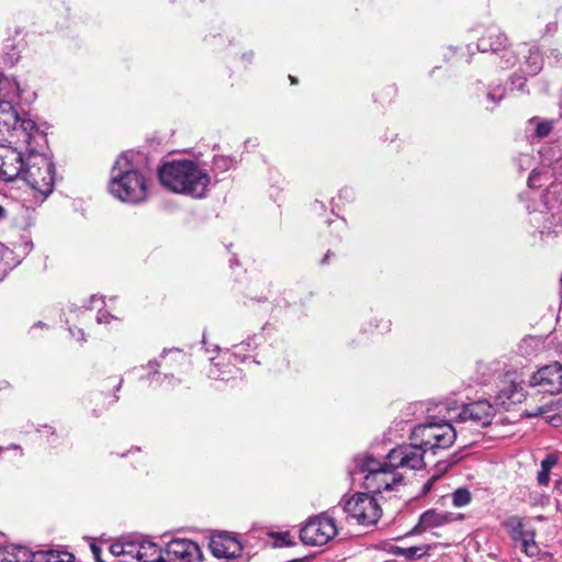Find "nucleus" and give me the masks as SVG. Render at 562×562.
<instances>
[{
    "label": "nucleus",
    "instance_id": "f257e3e1",
    "mask_svg": "<svg viewBox=\"0 0 562 562\" xmlns=\"http://www.w3.org/2000/svg\"><path fill=\"white\" fill-rule=\"evenodd\" d=\"M412 443L403 445L389 452L391 465L418 470L424 467V454L449 448L457 439V429L450 423H427L412 431Z\"/></svg>",
    "mask_w": 562,
    "mask_h": 562
},
{
    "label": "nucleus",
    "instance_id": "f03ea898",
    "mask_svg": "<svg viewBox=\"0 0 562 562\" xmlns=\"http://www.w3.org/2000/svg\"><path fill=\"white\" fill-rule=\"evenodd\" d=\"M20 99L19 88L8 78L0 79V135H11L25 145L46 143V136L31 119L20 117L14 103Z\"/></svg>",
    "mask_w": 562,
    "mask_h": 562
},
{
    "label": "nucleus",
    "instance_id": "7ed1b4c3",
    "mask_svg": "<svg viewBox=\"0 0 562 562\" xmlns=\"http://www.w3.org/2000/svg\"><path fill=\"white\" fill-rule=\"evenodd\" d=\"M158 176L165 188L195 199L205 196L211 182L206 169L186 159L164 164L158 170Z\"/></svg>",
    "mask_w": 562,
    "mask_h": 562
},
{
    "label": "nucleus",
    "instance_id": "20e7f679",
    "mask_svg": "<svg viewBox=\"0 0 562 562\" xmlns=\"http://www.w3.org/2000/svg\"><path fill=\"white\" fill-rule=\"evenodd\" d=\"M110 193L122 202L140 203L148 196L147 180L134 169L128 155H121L115 161L109 182Z\"/></svg>",
    "mask_w": 562,
    "mask_h": 562
},
{
    "label": "nucleus",
    "instance_id": "39448f33",
    "mask_svg": "<svg viewBox=\"0 0 562 562\" xmlns=\"http://www.w3.org/2000/svg\"><path fill=\"white\" fill-rule=\"evenodd\" d=\"M44 145L45 143L25 145L26 159L22 173L19 176L42 199L47 198L53 192L55 184V165L47 155L38 151V148Z\"/></svg>",
    "mask_w": 562,
    "mask_h": 562
},
{
    "label": "nucleus",
    "instance_id": "423d86ee",
    "mask_svg": "<svg viewBox=\"0 0 562 562\" xmlns=\"http://www.w3.org/2000/svg\"><path fill=\"white\" fill-rule=\"evenodd\" d=\"M342 510L348 522L359 526H374L382 516L378 499L370 493H356L341 499Z\"/></svg>",
    "mask_w": 562,
    "mask_h": 562
},
{
    "label": "nucleus",
    "instance_id": "0eeeda50",
    "mask_svg": "<svg viewBox=\"0 0 562 562\" xmlns=\"http://www.w3.org/2000/svg\"><path fill=\"white\" fill-rule=\"evenodd\" d=\"M338 532L335 519L323 513L312 517L300 531V538L307 546H323L333 539Z\"/></svg>",
    "mask_w": 562,
    "mask_h": 562
},
{
    "label": "nucleus",
    "instance_id": "6e6552de",
    "mask_svg": "<svg viewBox=\"0 0 562 562\" xmlns=\"http://www.w3.org/2000/svg\"><path fill=\"white\" fill-rule=\"evenodd\" d=\"M503 526L512 540L520 543V548L527 557L538 555L539 548L535 541V529L524 518L510 516L504 521Z\"/></svg>",
    "mask_w": 562,
    "mask_h": 562
},
{
    "label": "nucleus",
    "instance_id": "1a4fd4ad",
    "mask_svg": "<svg viewBox=\"0 0 562 562\" xmlns=\"http://www.w3.org/2000/svg\"><path fill=\"white\" fill-rule=\"evenodd\" d=\"M530 384L550 394L562 392V364L552 362L541 367L531 375Z\"/></svg>",
    "mask_w": 562,
    "mask_h": 562
},
{
    "label": "nucleus",
    "instance_id": "9d476101",
    "mask_svg": "<svg viewBox=\"0 0 562 562\" xmlns=\"http://www.w3.org/2000/svg\"><path fill=\"white\" fill-rule=\"evenodd\" d=\"M25 159L26 155L16 148L0 144V180L13 181L19 178Z\"/></svg>",
    "mask_w": 562,
    "mask_h": 562
},
{
    "label": "nucleus",
    "instance_id": "9b49d317",
    "mask_svg": "<svg viewBox=\"0 0 562 562\" xmlns=\"http://www.w3.org/2000/svg\"><path fill=\"white\" fill-rule=\"evenodd\" d=\"M506 45L507 37L496 30L491 31L487 35L482 36L477 41L479 50L483 53H502L501 58L504 60L503 67H509L516 60L514 53L507 49Z\"/></svg>",
    "mask_w": 562,
    "mask_h": 562
},
{
    "label": "nucleus",
    "instance_id": "f8f14e48",
    "mask_svg": "<svg viewBox=\"0 0 562 562\" xmlns=\"http://www.w3.org/2000/svg\"><path fill=\"white\" fill-rule=\"evenodd\" d=\"M494 407L487 401H477L462 407L458 415L460 422H471L475 426L485 427L492 423Z\"/></svg>",
    "mask_w": 562,
    "mask_h": 562
},
{
    "label": "nucleus",
    "instance_id": "ddd939ff",
    "mask_svg": "<svg viewBox=\"0 0 562 562\" xmlns=\"http://www.w3.org/2000/svg\"><path fill=\"white\" fill-rule=\"evenodd\" d=\"M396 468H386L383 471L373 472L363 476V485L372 494H381L383 491H392L402 482V476L393 471Z\"/></svg>",
    "mask_w": 562,
    "mask_h": 562
},
{
    "label": "nucleus",
    "instance_id": "4468645a",
    "mask_svg": "<svg viewBox=\"0 0 562 562\" xmlns=\"http://www.w3.org/2000/svg\"><path fill=\"white\" fill-rule=\"evenodd\" d=\"M166 552L175 562H200L202 557L198 543L188 539L168 542Z\"/></svg>",
    "mask_w": 562,
    "mask_h": 562
},
{
    "label": "nucleus",
    "instance_id": "2eb2a0df",
    "mask_svg": "<svg viewBox=\"0 0 562 562\" xmlns=\"http://www.w3.org/2000/svg\"><path fill=\"white\" fill-rule=\"evenodd\" d=\"M209 547L214 557L224 559L236 558L243 551L240 542L227 532L212 536Z\"/></svg>",
    "mask_w": 562,
    "mask_h": 562
},
{
    "label": "nucleus",
    "instance_id": "dca6fc26",
    "mask_svg": "<svg viewBox=\"0 0 562 562\" xmlns=\"http://www.w3.org/2000/svg\"><path fill=\"white\" fill-rule=\"evenodd\" d=\"M448 521V515L438 513L434 509L425 512L420 517L418 524L409 533H419L430 528L439 527Z\"/></svg>",
    "mask_w": 562,
    "mask_h": 562
},
{
    "label": "nucleus",
    "instance_id": "f3484780",
    "mask_svg": "<svg viewBox=\"0 0 562 562\" xmlns=\"http://www.w3.org/2000/svg\"><path fill=\"white\" fill-rule=\"evenodd\" d=\"M358 471L361 474H372L373 472L383 471L386 468H395L394 465H391L389 454L386 456V461L381 462L380 460L371 457V456H362L357 457L355 459Z\"/></svg>",
    "mask_w": 562,
    "mask_h": 562
},
{
    "label": "nucleus",
    "instance_id": "a211bd4d",
    "mask_svg": "<svg viewBox=\"0 0 562 562\" xmlns=\"http://www.w3.org/2000/svg\"><path fill=\"white\" fill-rule=\"evenodd\" d=\"M542 66L543 58L540 48L536 45L530 46L528 55L525 56L524 71L527 75L535 76L542 69Z\"/></svg>",
    "mask_w": 562,
    "mask_h": 562
},
{
    "label": "nucleus",
    "instance_id": "6ab92c4d",
    "mask_svg": "<svg viewBox=\"0 0 562 562\" xmlns=\"http://www.w3.org/2000/svg\"><path fill=\"white\" fill-rule=\"evenodd\" d=\"M29 549L22 546L0 547V562H26Z\"/></svg>",
    "mask_w": 562,
    "mask_h": 562
},
{
    "label": "nucleus",
    "instance_id": "aec40b11",
    "mask_svg": "<svg viewBox=\"0 0 562 562\" xmlns=\"http://www.w3.org/2000/svg\"><path fill=\"white\" fill-rule=\"evenodd\" d=\"M138 562H166L165 559L161 557V551L159 547L146 539H143L139 554L137 557Z\"/></svg>",
    "mask_w": 562,
    "mask_h": 562
},
{
    "label": "nucleus",
    "instance_id": "412c9836",
    "mask_svg": "<svg viewBox=\"0 0 562 562\" xmlns=\"http://www.w3.org/2000/svg\"><path fill=\"white\" fill-rule=\"evenodd\" d=\"M16 265L13 251L0 244V280Z\"/></svg>",
    "mask_w": 562,
    "mask_h": 562
},
{
    "label": "nucleus",
    "instance_id": "4be33fe9",
    "mask_svg": "<svg viewBox=\"0 0 562 562\" xmlns=\"http://www.w3.org/2000/svg\"><path fill=\"white\" fill-rule=\"evenodd\" d=\"M26 562H65V560L61 559L60 552L57 551L46 550L32 552L29 550Z\"/></svg>",
    "mask_w": 562,
    "mask_h": 562
},
{
    "label": "nucleus",
    "instance_id": "5701e85b",
    "mask_svg": "<svg viewBox=\"0 0 562 562\" xmlns=\"http://www.w3.org/2000/svg\"><path fill=\"white\" fill-rule=\"evenodd\" d=\"M143 539L144 538L140 536L124 537L125 557H130L134 560H137Z\"/></svg>",
    "mask_w": 562,
    "mask_h": 562
},
{
    "label": "nucleus",
    "instance_id": "b1692460",
    "mask_svg": "<svg viewBox=\"0 0 562 562\" xmlns=\"http://www.w3.org/2000/svg\"><path fill=\"white\" fill-rule=\"evenodd\" d=\"M471 493L467 488H458L452 494V502L456 507H462L470 503Z\"/></svg>",
    "mask_w": 562,
    "mask_h": 562
},
{
    "label": "nucleus",
    "instance_id": "393cba45",
    "mask_svg": "<svg viewBox=\"0 0 562 562\" xmlns=\"http://www.w3.org/2000/svg\"><path fill=\"white\" fill-rule=\"evenodd\" d=\"M426 554H427L426 547H409V548H406L404 551V558L407 560L419 559Z\"/></svg>",
    "mask_w": 562,
    "mask_h": 562
},
{
    "label": "nucleus",
    "instance_id": "a878e982",
    "mask_svg": "<svg viewBox=\"0 0 562 562\" xmlns=\"http://www.w3.org/2000/svg\"><path fill=\"white\" fill-rule=\"evenodd\" d=\"M504 97H505V89L501 86L494 87L487 92V99L491 102H493L494 104H496L497 102L503 100Z\"/></svg>",
    "mask_w": 562,
    "mask_h": 562
},
{
    "label": "nucleus",
    "instance_id": "bb28decb",
    "mask_svg": "<svg viewBox=\"0 0 562 562\" xmlns=\"http://www.w3.org/2000/svg\"><path fill=\"white\" fill-rule=\"evenodd\" d=\"M110 552L114 557H120V555L125 557L124 537L120 538L119 540H116L115 542H113L110 546Z\"/></svg>",
    "mask_w": 562,
    "mask_h": 562
},
{
    "label": "nucleus",
    "instance_id": "cd10ccee",
    "mask_svg": "<svg viewBox=\"0 0 562 562\" xmlns=\"http://www.w3.org/2000/svg\"><path fill=\"white\" fill-rule=\"evenodd\" d=\"M538 340L536 338L529 337L521 341L519 345V350L525 356H531V352L528 350L529 347H532L535 344H537Z\"/></svg>",
    "mask_w": 562,
    "mask_h": 562
},
{
    "label": "nucleus",
    "instance_id": "c85d7f7f",
    "mask_svg": "<svg viewBox=\"0 0 562 562\" xmlns=\"http://www.w3.org/2000/svg\"><path fill=\"white\" fill-rule=\"evenodd\" d=\"M558 462V458L554 454H547L546 458L541 461V468L551 470Z\"/></svg>",
    "mask_w": 562,
    "mask_h": 562
},
{
    "label": "nucleus",
    "instance_id": "c756f323",
    "mask_svg": "<svg viewBox=\"0 0 562 562\" xmlns=\"http://www.w3.org/2000/svg\"><path fill=\"white\" fill-rule=\"evenodd\" d=\"M550 480V471L547 469L541 468V470L538 472L537 481L538 484L543 486L549 483Z\"/></svg>",
    "mask_w": 562,
    "mask_h": 562
},
{
    "label": "nucleus",
    "instance_id": "7c9ffc66",
    "mask_svg": "<svg viewBox=\"0 0 562 562\" xmlns=\"http://www.w3.org/2000/svg\"><path fill=\"white\" fill-rule=\"evenodd\" d=\"M551 131V125L547 122L539 123L536 127V133L539 137L547 136Z\"/></svg>",
    "mask_w": 562,
    "mask_h": 562
},
{
    "label": "nucleus",
    "instance_id": "2f4dec72",
    "mask_svg": "<svg viewBox=\"0 0 562 562\" xmlns=\"http://www.w3.org/2000/svg\"><path fill=\"white\" fill-rule=\"evenodd\" d=\"M217 364H214V368H211L209 371V375L213 379H221V380H228V378L225 375V372H221L216 369Z\"/></svg>",
    "mask_w": 562,
    "mask_h": 562
},
{
    "label": "nucleus",
    "instance_id": "473e14b6",
    "mask_svg": "<svg viewBox=\"0 0 562 562\" xmlns=\"http://www.w3.org/2000/svg\"><path fill=\"white\" fill-rule=\"evenodd\" d=\"M548 58H553L557 64L562 65V53L558 48H551Z\"/></svg>",
    "mask_w": 562,
    "mask_h": 562
},
{
    "label": "nucleus",
    "instance_id": "72a5a7b5",
    "mask_svg": "<svg viewBox=\"0 0 562 562\" xmlns=\"http://www.w3.org/2000/svg\"><path fill=\"white\" fill-rule=\"evenodd\" d=\"M525 82H526V78L522 77V76H517L515 75L513 78H512V85L518 89V90H522L524 86H525Z\"/></svg>",
    "mask_w": 562,
    "mask_h": 562
},
{
    "label": "nucleus",
    "instance_id": "f704fd0d",
    "mask_svg": "<svg viewBox=\"0 0 562 562\" xmlns=\"http://www.w3.org/2000/svg\"><path fill=\"white\" fill-rule=\"evenodd\" d=\"M540 176H541L540 172H537L536 170H533L528 178V186L529 187H538L539 184L537 182H538Z\"/></svg>",
    "mask_w": 562,
    "mask_h": 562
},
{
    "label": "nucleus",
    "instance_id": "c9c22d12",
    "mask_svg": "<svg viewBox=\"0 0 562 562\" xmlns=\"http://www.w3.org/2000/svg\"><path fill=\"white\" fill-rule=\"evenodd\" d=\"M278 541H279V546H291L292 544V540L290 539V535L288 532L282 533L278 538Z\"/></svg>",
    "mask_w": 562,
    "mask_h": 562
},
{
    "label": "nucleus",
    "instance_id": "e433bc0d",
    "mask_svg": "<svg viewBox=\"0 0 562 562\" xmlns=\"http://www.w3.org/2000/svg\"><path fill=\"white\" fill-rule=\"evenodd\" d=\"M90 548H91V551H92V554H93V558L95 559V561L102 562L101 549L95 543H91Z\"/></svg>",
    "mask_w": 562,
    "mask_h": 562
},
{
    "label": "nucleus",
    "instance_id": "4c0bfd02",
    "mask_svg": "<svg viewBox=\"0 0 562 562\" xmlns=\"http://www.w3.org/2000/svg\"><path fill=\"white\" fill-rule=\"evenodd\" d=\"M112 318V315H110L108 312H99L97 316L98 323H109V319Z\"/></svg>",
    "mask_w": 562,
    "mask_h": 562
},
{
    "label": "nucleus",
    "instance_id": "58836bf2",
    "mask_svg": "<svg viewBox=\"0 0 562 562\" xmlns=\"http://www.w3.org/2000/svg\"><path fill=\"white\" fill-rule=\"evenodd\" d=\"M547 411L544 407H537L535 411L527 412L526 415L528 417H537V416H542Z\"/></svg>",
    "mask_w": 562,
    "mask_h": 562
},
{
    "label": "nucleus",
    "instance_id": "ea45409f",
    "mask_svg": "<svg viewBox=\"0 0 562 562\" xmlns=\"http://www.w3.org/2000/svg\"><path fill=\"white\" fill-rule=\"evenodd\" d=\"M548 422H549L551 425H553V426L558 427V426H560V424H561V422H562V418H561V416H559V415H554V416L550 417V419H548Z\"/></svg>",
    "mask_w": 562,
    "mask_h": 562
},
{
    "label": "nucleus",
    "instance_id": "a19ab883",
    "mask_svg": "<svg viewBox=\"0 0 562 562\" xmlns=\"http://www.w3.org/2000/svg\"><path fill=\"white\" fill-rule=\"evenodd\" d=\"M405 549L406 548H402V547H393L392 553H394L395 555H398V557H404Z\"/></svg>",
    "mask_w": 562,
    "mask_h": 562
},
{
    "label": "nucleus",
    "instance_id": "79ce46f5",
    "mask_svg": "<svg viewBox=\"0 0 562 562\" xmlns=\"http://www.w3.org/2000/svg\"><path fill=\"white\" fill-rule=\"evenodd\" d=\"M70 334H71L74 337H77L78 339L83 340V331H82L80 328H78V329H76V330L70 329Z\"/></svg>",
    "mask_w": 562,
    "mask_h": 562
},
{
    "label": "nucleus",
    "instance_id": "37998d69",
    "mask_svg": "<svg viewBox=\"0 0 562 562\" xmlns=\"http://www.w3.org/2000/svg\"><path fill=\"white\" fill-rule=\"evenodd\" d=\"M435 480V477L432 480H429L428 482H426L423 486V494H427L430 490H431V486H432V481Z\"/></svg>",
    "mask_w": 562,
    "mask_h": 562
},
{
    "label": "nucleus",
    "instance_id": "c03bdc74",
    "mask_svg": "<svg viewBox=\"0 0 562 562\" xmlns=\"http://www.w3.org/2000/svg\"><path fill=\"white\" fill-rule=\"evenodd\" d=\"M557 27H558V24L555 22L547 25V30L550 32H555Z\"/></svg>",
    "mask_w": 562,
    "mask_h": 562
},
{
    "label": "nucleus",
    "instance_id": "a18cd8bd",
    "mask_svg": "<svg viewBox=\"0 0 562 562\" xmlns=\"http://www.w3.org/2000/svg\"><path fill=\"white\" fill-rule=\"evenodd\" d=\"M7 216V211L4 207L0 206V221Z\"/></svg>",
    "mask_w": 562,
    "mask_h": 562
},
{
    "label": "nucleus",
    "instance_id": "49530a36",
    "mask_svg": "<svg viewBox=\"0 0 562 562\" xmlns=\"http://www.w3.org/2000/svg\"><path fill=\"white\" fill-rule=\"evenodd\" d=\"M148 367L153 370L156 371L157 367H158V363L156 361H149L148 362Z\"/></svg>",
    "mask_w": 562,
    "mask_h": 562
},
{
    "label": "nucleus",
    "instance_id": "de8ad7c7",
    "mask_svg": "<svg viewBox=\"0 0 562 562\" xmlns=\"http://www.w3.org/2000/svg\"><path fill=\"white\" fill-rule=\"evenodd\" d=\"M555 490L559 492V493H562V481H559L555 483Z\"/></svg>",
    "mask_w": 562,
    "mask_h": 562
},
{
    "label": "nucleus",
    "instance_id": "09e8293b",
    "mask_svg": "<svg viewBox=\"0 0 562 562\" xmlns=\"http://www.w3.org/2000/svg\"><path fill=\"white\" fill-rule=\"evenodd\" d=\"M289 78H290V80H291V83H292V85H295V83H296V79H295L294 77L289 76Z\"/></svg>",
    "mask_w": 562,
    "mask_h": 562
},
{
    "label": "nucleus",
    "instance_id": "8fccbe9b",
    "mask_svg": "<svg viewBox=\"0 0 562 562\" xmlns=\"http://www.w3.org/2000/svg\"><path fill=\"white\" fill-rule=\"evenodd\" d=\"M9 448L10 449H20V447L18 445H11Z\"/></svg>",
    "mask_w": 562,
    "mask_h": 562
},
{
    "label": "nucleus",
    "instance_id": "3c124183",
    "mask_svg": "<svg viewBox=\"0 0 562 562\" xmlns=\"http://www.w3.org/2000/svg\"><path fill=\"white\" fill-rule=\"evenodd\" d=\"M91 301H92V303H95V302H98L99 300H98L95 296H92V297H91Z\"/></svg>",
    "mask_w": 562,
    "mask_h": 562
},
{
    "label": "nucleus",
    "instance_id": "603ef678",
    "mask_svg": "<svg viewBox=\"0 0 562 562\" xmlns=\"http://www.w3.org/2000/svg\"><path fill=\"white\" fill-rule=\"evenodd\" d=\"M328 256H329L328 254L325 255V258L323 259V262H325L328 259Z\"/></svg>",
    "mask_w": 562,
    "mask_h": 562
},
{
    "label": "nucleus",
    "instance_id": "864d4df0",
    "mask_svg": "<svg viewBox=\"0 0 562 562\" xmlns=\"http://www.w3.org/2000/svg\"><path fill=\"white\" fill-rule=\"evenodd\" d=\"M37 326H43L42 322H38V323L34 326V328H35V327H37Z\"/></svg>",
    "mask_w": 562,
    "mask_h": 562
},
{
    "label": "nucleus",
    "instance_id": "5fc2aeb1",
    "mask_svg": "<svg viewBox=\"0 0 562 562\" xmlns=\"http://www.w3.org/2000/svg\"><path fill=\"white\" fill-rule=\"evenodd\" d=\"M64 555L68 557L69 559H71V558H72V555H71V554H69V553H64Z\"/></svg>",
    "mask_w": 562,
    "mask_h": 562
},
{
    "label": "nucleus",
    "instance_id": "6e6d98bb",
    "mask_svg": "<svg viewBox=\"0 0 562 562\" xmlns=\"http://www.w3.org/2000/svg\"><path fill=\"white\" fill-rule=\"evenodd\" d=\"M2 450H3V448H2V447H0V452H1Z\"/></svg>",
    "mask_w": 562,
    "mask_h": 562
},
{
    "label": "nucleus",
    "instance_id": "4d7b16f0",
    "mask_svg": "<svg viewBox=\"0 0 562 562\" xmlns=\"http://www.w3.org/2000/svg\"><path fill=\"white\" fill-rule=\"evenodd\" d=\"M3 77H0V79H2Z\"/></svg>",
    "mask_w": 562,
    "mask_h": 562
}]
</instances>
